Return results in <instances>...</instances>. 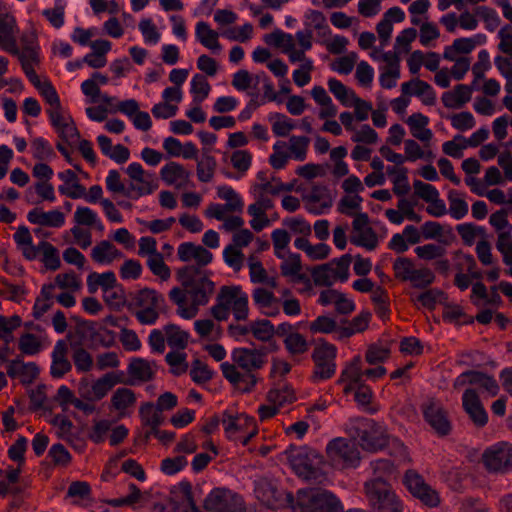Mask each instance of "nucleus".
Segmentation results:
<instances>
[{
    "mask_svg": "<svg viewBox=\"0 0 512 512\" xmlns=\"http://www.w3.org/2000/svg\"><path fill=\"white\" fill-rule=\"evenodd\" d=\"M177 279L184 289L174 287L169 292L170 300L177 306L176 313L185 320L195 318L201 306H205L214 290L213 282L193 267L177 272Z\"/></svg>",
    "mask_w": 512,
    "mask_h": 512,
    "instance_id": "f257e3e1",
    "label": "nucleus"
},
{
    "mask_svg": "<svg viewBox=\"0 0 512 512\" xmlns=\"http://www.w3.org/2000/svg\"><path fill=\"white\" fill-rule=\"evenodd\" d=\"M212 316L218 321H225L230 313L237 321H243L249 315V297L239 285L223 286L211 307Z\"/></svg>",
    "mask_w": 512,
    "mask_h": 512,
    "instance_id": "f03ea898",
    "label": "nucleus"
},
{
    "mask_svg": "<svg viewBox=\"0 0 512 512\" xmlns=\"http://www.w3.org/2000/svg\"><path fill=\"white\" fill-rule=\"evenodd\" d=\"M267 45L273 46L286 55L291 63H296L309 57L306 52L311 50L313 42L307 31H297L294 35L280 29L264 36Z\"/></svg>",
    "mask_w": 512,
    "mask_h": 512,
    "instance_id": "7ed1b4c3",
    "label": "nucleus"
},
{
    "mask_svg": "<svg viewBox=\"0 0 512 512\" xmlns=\"http://www.w3.org/2000/svg\"><path fill=\"white\" fill-rule=\"evenodd\" d=\"M358 427L361 430L359 436L364 449L377 451L388 446L390 453L398 457L400 462L408 459L403 443L396 438H389L384 426L372 420H361Z\"/></svg>",
    "mask_w": 512,
    "mask_h": 512,
    "instance_id": "20e7f679",
    "label": "nucleus"
},
{
    "mask_svg": "<svg viewBox=\"0 0 512 512\" xmlns=\"http://www.w3.org/2000/svg\"><path fill=\"white\" fill-rule=\"evenodd\" d=\"M310 140L304 135H292L287 140H278L272 146L269 164L276 170L283 169L290 160L304 161L307 158Z\"/></svg>",
    "mask_w": 512,
    "mask_h": 512,
    "instance_id": "39448f33",
    "label": "nucleus"
},
{
    "mask_svg": "<svg viewBox=\"0 0 512 512\" xmlns=\"http://www.w3.org/2000/svg\"><path fill=\"white\" fill-rule=\"evenodd\" d=\"M295 509L300 512H343L340 500L330 491L307 488L298 491Z\"/></svg>",
    "mask_w": 512,
    "mask_h": 512,
    "instance_id": "423d86ee",
    "label": "nucleus"
},
{
    "mask_svg": "<svg viewBox=\"0 0 512 512\" xmlns=\"http://www.w3.org/2000/svg\"><path fill=\"white\" fill-rule=\"evenodd\" d=\"M289 463L293 471L306 480H318L327 472L323 457L316 450L307 447L292 452Z\"/></svg>",
    "mask_w": 512,
    "mask_h": 512,
    "instance_id": "0eeeda50",
    "label": "nucleus"
},
{
    "mask_svg": "<svg viewBox=\"0 0 512 512\" xmlns=\"http://www.w3.org/2000/svg\"><path fill=\"white\" fill-rule=\"evenodd\" d=\"M221 424L227 439L241 442L243 445H246L258 431L253 417L230 410L222 413Z\"/></svg>",
    "mask_w": 512,
    "mask_h": 512,
    "instance_id": "6e6552de",
    "label": "nucleus"
},
{
    "mask_svg": "<svg viewBox=\"0 0 512 512\" xmlns=\"http://www.w3.org/2000/svg\"><path fill=\"white\" fill-rule=\"evenodd\" d=\"M365 495L376 512H403V503L387 482H365Z\"/></svg>",
    "mask_w": 512,
    "mask_h": 512,
    "instance_id": "1a4fd4ad",
    "label": "nucleus"
},
{
    "mask_svg": "<svg viewBox=\"0 0 512 512\" xmlns=\"http://www.w3.org/2000/svg\"><path fill=\"white\" fill-rule=\"evenodd\" d=\"M326 455L329 464L336 469L355 467L360 460V453L355 442L342 437L328 442Z\"/></svg>",
    "mask_w": 512,
    "mask_h": 512,
    "instance_id": "9d476101",
    "label": "nucleus"
},
{
    "mask_svg": "<svg viewBox=\"0 0 512 512\" xmlns=\"http://www.w3.org/2000/svg\"><path fill=\"white\" fill-rule=\"evenodd\" d=\"M393 269L396 278L409 282L416 288L427 287L435 280L434 272L430 268L416 265L408 258H397Z\"/></svg>",
    "mask_w": 512,
    "mask_h": 512,
    "instance_id": "9b49d317",
    "label": "nucleus"
},
{
    "mask_svg": "<svg viewBox=\"0 0 512 512\" xmlns=\"http://www.w3.org/2000/svg\"><path fill=\"white\" fill-rule=\"evenodd\" d=\"M136 303L138 321L145 325H152L156 323L164 306V298L156 290L145 288L138 293Z\"/></svg>",
    "mask_w": 512,
    "mask_h": 512,
    "instance_id": "f8f14e48",
    "label": "nucleus"
},
{
    "mask_svg": "<svg viewBox=\"0 0 512 512\" xmlns=\"http://www.w3.org/2000/svg\"><path fill=\"white\" fill-rule=\"evenodd\" d=\"M125 173L129 177V190L136 197H142L152 194L158 189V179L153 172L146 171L138 162H132L125 168Z\"/></svg>",
    "mask_w": 512,
    "mask_h": 512,
    "instance_id": "ddd939ff",
    "label": "nucleus"
},
{
    "mask_svg": "<svg viewBox=\"0 0 512 512\" xmlns=\"http://www.w3.org/2000/svg\"><path fill=\"white\" fill-rule=\"evenodd\" d=\"M208 512H243L242 498L233 491L225 488H214L204 501Z\"/></svg>",
    "mask_w": 512,
    "mask_h": 512,
    "instance_id": "4468645a",
    "label": "nucleus"
},
{
    "mask_svg": "<svg viewBox=\"0 0 512 512\" xmlns=\"http://www.w3.org/2000/svg\"><path fill=\"white\" fill-rule=\"evenodd\" d=\"M336 356L337 348L335 345L325 340L317 342L312 355L315 362L314 377L317 380H325L334 375Z\"/></svg>",
    "mask_w": 512,
    "mask_h": 512,
    "instance_id": "2eb2a0df",
    "label": "nucleus"
},
{
    "mask_svg": "<svg viewBox=\"0 0 512 512\" xmlns=\"http://www.w3.org/2000/svg\"><path fill=\"white\" fill-rule=\"evenodd\" d=\"M482 461L490 472L509 471L512 469V444L499 442L491 445L482 454Z\"/></svg>",
    "mask_w": 512,
    "mask_h": 512,
    "instance_id": "dca6fc26",
    "label": "nucleus"
},
{
    "mask_svg": "<svg viewBox=\"0 0 512 512\" xmlns=\"http://www.w3.org/2000/svg\"><path fill=\"white\" fill-rule=\"evenodd\" d=\"M49 122L58 137L69 146L79 142L80 133L72 116L64 107L48 114Z\"/></svg>",
    "mask_w": 512,
    "mask_h": 512,
    "instance_id": "f3484780",
    "label": "nucleus"
},
{
    "mask_svg": "<svg viewBox=\"0 0 512 512\" xmlns=\"http://www.w3.org/2000/svg\"><path fill=\"white\" fill-rule=\"evenodd\" d=\"M350 241L352 244L363 247L368 251L376 249L379 245V237L370 226L368 216L365 213L358 214L352 221Z\"/></svg>",
    "mask_w": 512,
    "mask_h": 512,
    "instance_id": "a211bd4d",
    "label": "nucleus"
},
{
    "mask_svg": "<svg viewBox=\"0 0 512 512\" xmlns=\"http://www.w3.org/2000/svg\"><path fill=\"white\" fill-rule=\"evenodd\" d=\"M334 199L332 190L324 185H314L303 195L305 208L313 215L326 214L331 209Z\"/></svg>",
    "mask_w": 512,
    "mask_h": 512,
    "instance_id": "6ab92c4d",
    "label": "nucleus"
},
{
    "mask_svg": "<svg viewBox=\"0 0 512 512\" xmlns=\"http://www.w3.org/2000/svg\"><path fill=\"white\" fill-rule=\"evenodd\" d=\"M404 485L408 491L427 506L435 507L440 502L436 490L425 483L424 479L414 471H408L404 476Z\"/></svg>",
    "mask_w": 512,
    "mask_h": 512,
    "instance_id": "aec40b11",
    "label": "nucleus"
},
{
    "mask_svg": "<svg viewBox=\"0 0 512 512\" xmlns=\"http://www.w3.org/2000/svg\"><path fill=\"white\" fill-rule=\"evenodd\" d=\"M221 370L224 378L241 392L252 391L260 379L258 374H252L231 362H223Z\"/></svg>",
    "mask_w": 512,
    "mask_h": 512,
    "instance_id": "412c9836",
    "label": "nucleus"
},
{
    "mask_svg": "<svg viewBox=\"0 0 512 512\" xmlns=\"http://www.w3.org/2000/svg\"><path fill=\"white\" fill-rule=\"evenodd\" d=\"M231 361L239 368L258 374L257 371L266 363V355L258 349L239 347L231 351Z\"/></svg>",
    "mask_w": 512,
    "mask_h": 512,
    "instance_id": "4be33fe9",
    "label": "nucleus"
},
{
    "mask_svg": "<svg viewBox=\"0 0 512 512\" xmlns=\"http://www.w3.org/2000/svg\"><path fill=\"white\" fill-rule=\"evenodd\" d=\"M487 42V36L483 33H476L469 37H460L455 39L451 45L444 48L443 58L446 60H456V57H465Z\"/></svg>",
    "mask_w": 512,
    "mask_h": 512,
    "instance_id": "5701e85b",
    "label": "nucleus"
},
{
    "mask_svg": "<svg viewBox=\"0 0 512 512\" xmlns=\"http://www.w3.org/2000/svg\"><path fill=\"white\" fill-rule=\"evenodd\" d=\"M194 35L196 41L213 54H220L223 47L219 41L222 32L213 29L206 21H198L195 24Z\"/></svg>",
    "mask_w": 512,
    "mask_h": 512,
    "instance_id": "b1692460",
    "label": "nucleus"
},
{
    "mask_svg": "<svg viewBox=\"0 0 512 512\" xmlns=\"http://www.w3.org/2000/svg\"><path fill=\"white\" fill-rule=\"evenodd\" d=\"M402 94L410 97H417L420 101L427 106H432L436 103V93L433 87L421 80L420 78H413L410 81L401 84Z\"/></svg>",
    "mask_w": 512,
    "mask_h": 512,
    "instance_id": "393cba45",
    "label": "nucleus"
},
{
    "mask_svg": "<svg viewBox=\"0 0 512 512\" xmlns=\"http://www.w3.org/2000/svg\"><path fill=\"white\" fill-rule=\"evenodd\" d=\"M171 503L174 512H200L192 496V487L188 482H180L171 490Z\"/></svg>",
    "mask_w": 512,
    "mask_h": 512,
    "instance_id": "a878e982",
    "label": "nucleus"
},
{
    "mask_svg": "<svg viewBox=\"0 0 512 512\" xmlns=\"http://www.w3.org/2000/svg\"><path fill=\"white\" fill-rule=\"evenodd\" d=\"M255 306L266 316L275 317L280 314V298L264 287H257L252 292Z\"/></svg>",
    "mask_w": 512,
    "mask_h": 512,
    "instance_id": "bb28decb",
    "label": "nucleus"
},
{
    "mask_svg": "<svg viewBox=\"0 0 512 512\" xmlns=\"http://www.w3.org/2000/svg\"><path fill=\"white\" fill-rule=\"evenodd\" d=\"M177 255L183 262H194L198 266H206L212 262L213 254L201 245L184 242L178 246Z\"/></svg>",
    "mask_w": 512,
    "mask_h": 512,
    "instance_id": "cd10ccee",
    "label": "nucleus"
},
{
    "mask_svg": "<svg viewBox=\"0 0 512 512\" xmlns=\"http://www.w3.org/2000/svg\"><path fill=\"white\" fill-rule=\"evenodd\" d=\"M34 88L47 105V115L63 107L55 87L45 75L34 74Z\"/></svg>",
    "mask_w": 512,
    "mask_h": 512,
    "instance_id": "c85d7f7f",
    "label": "nucleus"
},
{
    "mask_svg": "<svg viewBox=\"0 0 512 512\" xmlns=\"http://www.w3.org/2000/svg\"><path fill=\"white\" fill-rule=\"evenodd\" d=\"M122 381V374L119 372H108L96 379L87 390L86 396L89 400L99 401L103 399L112 388Z\"/></svg>",
    "mask_w": 512,
    "mask_h": 512,
    "instance_id": "c756f323",
    "label": "nucleus"
},
{
    "mask_svg": "<svg viewBox=\"0 0 512 512\" xmlns=\"http://www.w3.org/2000/svg\"><path fill=\"white\" fill-rule=\"evenodd\" d=\"M163 182L175 188H185L190 181V172L177 162H169L160 170Z\"/></svg>",
    "mask_w": 512,
    "mask_h": 512,
    "instance_id": "7c9ffc66",
    "label": "nucleus"
},
{
    "mask_svg": "<svg viewBox=\"0 0 512 512\" xmlns=\"http://www.w3.org/2000/svg\"><path fill=\"white\" fill-rule=\"evenodd\" d=\"M308 329L312 334H332L334 339L343 340L341 335L342 320L337 319L330 314L317 316L313 321L308 323Z\"/></svg>",
    "mask_w": 512,
    "mask_h": 512,
    "instance_id": "2f4dec72",
    "label": "nucleus"
},
{
    "mask_svg": "<svg viewBox=\"0 0 512 512\" xmlns=\"http://www.w3.org/2000/svg\"><path fill=\"white\" fill-rule=\"evenodd\" d=\"M7 375L19 381L26 386L27 396L29 398L28 408H32V363H24L19 357L9 362L7 366Z\"/></svg>",
    "mask_w": 512,
    "mask_h": 512,
    "instance_id": "473e14b6",
    "label": "nucleus"
},
{
    "mask_svg": "<svg viewBox=\"0 0 512 512\" xmlns=\"http://www.w3.org/2000/svg\"><path fill=\"white\" fill-rule=\"evenodd\" d=\"M406 124L415 139L424 143L426 147L430 145L434 134L432 130L428 128L429 118L426 115L420 112L413 113L406 119Z\"/></svg>",
    "mask_w": 512,
    "mask_h": 512,
    "instance_id": "72a5a7b5",
    "label": "nucleus"
},
{
    "mask_svg": "<svg viewBox=\"0 0 512 512\" xmlns=\"http://www.w3.org/2000/svg\"><path fill=\"white\" fill-rule=\"evenodd\" d=\"M90 256L100 266L112 265L115 261L124 257L123 253L108 240H102L92 249Z\"/></svg>",
    "mask_w": 512,
    "mask_h": 512,
    "instance_id": "f704fd0d",
    "label": "nucleus"
},
{
    "mask_svg": "<svg viewBox=\"0 0 512 512\" xmlns=\"http://www.w3.org/2000/svg\"><path fill=\"white\" fill-rule=\"evenodd\" d=\"M463 407L471 420L478 426L487 423L488 416L475 390L467 389L462 397Z\"/></svg>",
    "mask_w": 512,
    "mask_h": 512,
    "instance_id": "c9c22d12",
    "label": "nucleus"
},
{
    "mask_svg": "<svg viewBox=\"0 0 512 512\" xmlns=\"http://www.w3.org/2000/svg\"><path fill=\"white\" fill-rule=\"evenodd\" d=\"M303 24L305 28L301 31L309 32L312 41L313 32H316L319 37L331 36L332 34L325 15L318 10H307L304 14Z\"/></svg>",
    "mask_w": 512,
    "mask_h": 512,
    "instance_id": "e433bc0d",
    "label": "nucleus"
},
{
    "mask_svg": "<svg viewBox=\"0 0 512 512\" xmlns=\"http://www.w3.org/2000/svg\"><path fill=\"white\" fill-rule=\"evenodd\" d=\"M136 404L134 392L126 387L115 390L111 397V406L119 417H126L131 414Z\"/></svg>",
    "mask_w": 512,
    "mask_h": 512,
    "instance_id": "4c0bfd02",
    "label": "nucleus"
},
{
    "mask_svg": "<svg viewBox=\"0 0 512 512\" xmlns=\"http://www.w3.org/2000/svg\"><path fill=\"white\" fill-rule=\"evenodd\" d=\"M465 382L477 386L489 396H495L499 391V386L495 379L479 372L462 373L456 380V384H463Z\"/></svg>",
    "mask_w": 512,
    "mask_h": 512,
    "instance_id": "58836bf2",
    "label": "nucleus"
},
{
    "mask_svg": "<svg viewBox=\"0 0 512 512\" xmlns=\"http://www.w3.org/2000/svg\"><path fill=\"white\" fill-rule=\"evenodd\" d=\"M424 416L430 426L439 434H447L450 430V423L437 402H429L424 409Z\"/></svg>",
    "mask_w": 512,
    "mask_h": 512,
    "instance_id": "ea45409f",
    "label": "nucleus"
},
{
    "mask_svg": "<svg viewBox=\"0 0 512 512\" xmlns=\"http://www.w3.org/2000/svg\"><path fill=\"white\" fill-rule=\"evenodd\" d=\"M67 353V342L63 340L58 341L52 351L51 373L54 377L60 378L71 369Z\"/></svg>",
    "mask_w": 512,
    "mask_h": 512,
    "instance_id": "a19ab883",
    "label": "nucleus"
},
{
    "mask_svg": "<svg viewBox=\"0 0 512 512\" xmlns=\"http://www.w3.org/2000/svg\"><path fill=\"white\" fill-rule=\"evenodd\" d=\"M294 246L301 250L312 261H320L328 258L331 254V247L326 243L312 244L308 238H295Z\"/></svg>",
    "mask_w": 512,
    "mask_h": 512,
    "instance_id": "79ce46f5",
    "label": "nucleus"
},
{
    "mask_svg": "<svg viewBox=\"0 0 512 512\" xmlns=\"http://www.w3.org/2000/svg\"><path fill=\"white\" fill-rule=\"evenodd\" d=\"M254 492L259 501L271 508L278 507L283 498L282 493L267 480H259L256 482Z\"/></svg>",
    "mask_w": 512,
    "mask_h": 512,
    "instance_id": "37998d69",
    "label": "nucleus"
},
{
    "mask_svg": "<svg viewBox=\"0 0 512 512\" xmlns=\"http://www.w3.org/2000/svg\"><path fill=\"white\" fill-rule=\"evenodd\" d=\"M379 84L384 89H392L397 86V82L401 77L400 58L393 61L378 65Z\"/></svg>",
    "mask_w": 512,
    "mask_h": 512,
    "instance_id": "c03bdc74",
    "label": "nucleus"
},
{
    "mask_svg": "<svg viewBox=\"0 0 512 512\" xmlns=\"http://www.w3.org/2000/svg\"><path fill=\"white\" fill-rule=\"evenodd\" d=\"M310 93L313 100L320 108L318 112L319 118L327 119L336 116L337 107L322 86H314Z\"/></svg>",
    "mask_w": 512,
    "mask_h": 512,
    "instance_id": "a18cd8bd",
    "label": "nucleus"
},
{
    "mask_svg": "<svg viewBox=\"0 0 512 512\" xmlns=\"http://www.w3.org/2000/svg\"><path fill=\"white\" fill-rule=\"evenodd\" d=\"M34 257H37L47 270H56L61 264L58 250L48 242H41L34 247Z\"/></svg>",
    "mask_w": 512,
    "mask_h": 512,
    "instance_id": "49530a36",
    "label": "nucleus"
},
{
    "mask_svg": "<svg viewBox=\"0 0 512 512\" xmlns=\"http://www.w3.org/2000/svg\"><path fill=\"white\" fill-rule=\"evenodd\" d=\"M156 363L143 358H134L128 366V374L133 380L147 381L156 372Z\"/></svg>",
    "mask_w": 512,
    "mask_h": 512,
    "instance_id": "de8ad7c7",
    "label": "nucleus"
},
{
    "mask_svg": "<svg viewBox=\"0 0 512 512\" xmlns=\"http://www.w3.org/2000/svg\"><path fill=\"white\" fill-rule=\"evenodd\" d=\"M472 88L468 85L460 84L454 89L445 92L442 96L443 104L448 108H461L470 101Z\"/></svg>",
    "mask_w": 512,
    "mask_h": 512,
    "instance_id": "09e8293b",
    "label": "nucleus"
},
{
    "mask_svg": "<svg viewBox=\"0 0 512 512\" xmlns=\"http://www.w3.org/2000/svg\"><path fill=\"white\" fill-rule=\"evenodd\" d=\"M14 27V17L8 13H0V47L9 52L15 48Z\"/></svg>",
    "mask_w": 512,
    "mask_h": 512,
    "instance_id": "8fccbe9b",
    "label": "nucleus"
},
{
    "mask_svg": "<svg viewBox=\"0 0 512 512\" xmlns=\"http://www.w3.org/2000/svg\"><path fill=\"white\" fill-rule=\"evenodd\" d=\"M364 372L361 367V358L355 357L349 362L342 372V380L347 383L345 391H351L363 382Z\"/></svg>",
    "mask_w": 512,
    "mask_h": 512,
    "instance_id": "3c124183",
    "label": "nucleus"
},
{
    "mask_svg": "<svg viewBox=\"0 0 512 512\" xmlns=\"http://www.w3.org/2000/svg\"><path fill=\"white\" fill-rule=\"evenodd\" d=\"M116 282V275L112 271L102 273L91 272L86 279L87 289L91 294L96 293L99 289H101L103 293L108 288H112V285Z\"/></svg>",
    "mask_w": 512,
    "mask_h": 512,
    "instance_id": "603ef678",
    "label": "nucleus"
},
{
    "mask_svg": "<svg viewBox=\"0 0 512 512\" xmlns=\"http://www.w3.org/2000/svg\"><path fill=\"white\" fill-rule=\"evenodd\" d=\"M448 214L455 220L463 219L469 211L466 195L457 190H450L447 194Z\"/></svg>",
    "mask_w": 512,
    "mask_h": 512,
    "instance_id": "864d4df0",
    "label": "nucleus"
},
{
    "mask_svg": "<svg viewBox=\"0 0 512 512\" xmlns=\"http://www.w3.org/2000/svg\"><path fill=\"white\" fill-rule=\"evenodd\" d=\"M65 214L58 208L44 211L34 209V224L49 228H60L65 224Z\"/></svg>",
    "mask_w": 512,
    "mask_h": 512,
    "instance_id": "5fc2aeb1",
    "label": "nucleus"
},
{
    "mask_svg": "<svg viewBox=\"0 0 512 512\" xmlns=\"http://www.w3.org/2000/svg\"><path fill=\"white\" fill-rule=\"evenodd\" d=\"M456 230L461 237L463 243L467 246L477 244L478 241L487 238V233L484 227L473 223H462L456 227Z\"/></svg>",
    "mask_w": 512,
    "mask_h": 512,
    "instance_id": "6e6d98bb",
    "label": "nucleus"
},
{
    "mask_svg": "<svg viewBox=\"0 0 512 512\" xmlns=\"http://www.w3.org/2000/svg\"><path fill=\"white\" fill-rule=\"evenodd\" d=\"M167 344L176 350H183L190 341V333L181 327L173 324L164 327Z\"/></svg>",
    "mask_w": 512,
    "mask_h": 512,
    "instance_id": "4d7b16f0",
    "label": "nucleus"
},
{
    "mask_svg": "<svg viewBox=\"0 0 512 512\" xmlns=\"http://www.w3.org/2000/svg\"><path fill=\"white\" fill-rule=\"evenodd\" d=\"M371 477L366 482H387L395 473V465L388 459H377L371 462Z\"/></svg>",
    "mask_w": 512,
    "mask_h": 512,
    "instance_id": "13d9d810",
    "label": "nucleus"
},
{
    "mask_svg": "<svg viewBox=\"0 0 512 512\" xmlns=\"http://www.w3.org/2000/svg\"><path fill=\"white\" fill-rule=\"evenodd\" d=\"M371 314L369 312H361L351 321L342 320V333L340 336L347 339L357 333L363 332L369 325Z\"/></svg>",
    "mask_w": 512,
    "mask_h": 512,
    "instance_id": "bf43d9fd",
    "label": "nucleus"
},
{
    "mask_svg": "<svg viewBox=\"0 0 512 512\" xmlns=\"http://www.w3.org/2000/svg\"><path fill=\"white\" fill-rule=\"evenodd\" d=\"M489 223L497 233V241L512 237V225L508 221L507 211L505 209L492 213L489 218Z\"/></svg>",
    "mask_w": 512,
    "mask_h": 512,
    "instance_id": "052dcab7",
    "label": "nucleus"
},
{
    "mask_svg": "<svg viewBox=\"0 0 512 512\" xmlns=\"http://www.w3.org/2000/svg\"><path fill=\"white\" fill-rule=\"evenodd\" d=\"M91 486L86 481H73L67 488L66 498L73 504L83 505L91 498Z\"/></svg>",
    "mask_w": 512,
    "mask_h": 512,
    "instance_id": "680f3d73",
    "label": "nucleus"
},
{
    "mask_svg": "<svg viewBox=\"0 0 512 512\" xmlns=\"http://www.w3.org/2000/svg\"><path fill=\"white\" fill-rule=\"evenodd\" d=\"M386 171L393 185L394 193L399 196L406 195L410 190L407 169L404 167H388Z\"/></svg>",
    "mask_w": 512,
    "mask_h": 512,
    "instance_id": "e2e57ef3",
    "label": "nucleus"
},
{
    "mask_svg": "<svg viewBox=\"0 0 512 512\" xmlns=\"http://www.w3.org/2000/svg\"><path fill=\"white\" fill-rule=\"evenodd\" d=\"M247 266L249 268L251 282L264 283L269 285L271 288H275L277 286L276 280L268 276L265 268L255 256H250L248 258Z\"/></svg>",
    "mask_w": 512,
    "mask_h": 512,
    "instance_id": "0e129e2a",
    "label": "nucleus"
},
{
    "mask_svg": "<svg viewBox=\"0 0 512 512\" xmlns=\"http://www.w3.org/2000/svg\"><path fill=\"white\" fill-rule=\"evenodd\" d=\"M268 121L271 124L273 134L278 137H285L296 128L295 121L285 114L270 113Z\"/></svg>",
    "mask_w": 512,
    "mask_h": 512,
    "instance_id": "69168bd1",
    "label": "nucleus"
},
{
    "mask_svg": "<svg viewBox=\"0 0 512 512\" xmlns=\"http://www.w3.org/2000/svg\"><path fill=\"white\" fill-rule=\"evenodd\" d=\"M277 258L281 260L280 270L285 277H288L291 280H296L299 278L302 268L299 254L289 252L286 253L283 257Z\"/></svg>",
    "mask_w": 512,
    "mask_h": 512,
    "instance_id": "338daca9",
    "label": "nucleus"
},
{
    "mask_svg": "<svg viewBox=\"0 0 512 512\" xmlns=\"http://www.w3.org/2000/svg\"><path fill=\"white\" fill-rule=\"evenodd\" d=\"M296 400L293 389L288 385H280L271 389L267 395V402L274 403L279 409Z\"/></svg>",
    "mask_w": 512,
    "mask_h": 512,
    "instance_id": "774afa93",
    "label": "nucleus"
}]
</instances>
